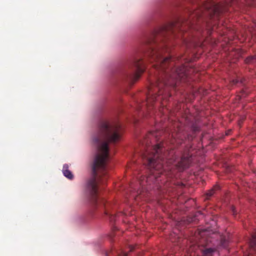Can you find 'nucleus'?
<instances>
[{
  "label": "nucleus",
  "mask_w": 256,
  "mask_h": 256,
  "mask_svg": "<svg viewBox=\"0 0 256 256\" xmlns=\"http://www.w3.org/2000/svg\"><path fill=\"white\" fill-rule=\"evenodd\" d=\"M166 38L162 35L160 29L147 37L144 40V48L136 54L121 70L124 76L132 83H134L144 72L145 66L143 56L150 62H155L153 66L158 71L155 81L151 82L148 88L146 101L144 102L150 110L155 101H160L169 96L168 86L174 88L179 81L184 82L189 72L184 66L174 68L175 58L164 56V53L169 52L166 44Z\"/></svg>",
  "instance_id": "obj_1"
},
{
  "label": "nucleus",
  "mask_w": 256,
  "mask_h": 256,
  "mask_svg": "<svg viewBox=\"0 0 256 256\" xmlns=\"http://www.w3.org/2000/svg\"><path fill=\"white\" fill-rule=\"evenodd\" d=\"M121 126L120 124H111L108 122L102 120L98 126V132L94 137L93 143L96 148L92 171V176L88 180L86 190L94 206L104 210V214L111 216L108 208L110 204L98 196V185L103 182L108 178V162L110 158L108 144H114L120 138Z\"/></svg>",
  "instance_id": "obj_2"
},
{
  "label": "nucleus",
  "mask_w": 256,
  "mask_h": 256,
  "mask_svg": "<svg viewBox=\"0 0 256 256\" xmlns=\"http://www.w3.org/2000/svg\"><path fill=\"white\" fill-rule=\"evenodd\" d=\"M238 0H227L224 2H216L214 0H190L196 3L198 9L188 10L189 18L181 22H172L160 28L162 35L168 39L169 35L179 38L176 32L182 34L187 30L201 32L204 28L210 30L212 22L219 19L221 14L227 11L228 7L236 2Z\"/></svg>",
  "instance_id": "obj_3"
},
{
  "label": "nucleus",
  "mask_w": 256,
  "mask_h": 256,
  "mask_svg": "<svg viewBox=\"0 0 256 256\" xmlns=\"http://www.w3.org/2000/svg\"><path fill=\"white\" fill-rule=\"evenodd\" d=\"M149 138V137L146 138L142 142L144 150L141 154L144 164L148 167L150 172L146 178L147 184L158 182V177L160 175L170 176L174 168L182 171L189 167L192 162L190 154H184L179 158L173 152H167L168 148H166V144L164 142L150 146Z\"/></svg>",
  "instance_id": "obj_4"
},
{
  "label": "nucleus",
  "mask_w": 256,
  "mask_h": 256,
  "mask_svg": "<svg viewBox=\"0 0 256 256\" xmlns=\"http://www.w3.org/2000/svg\"><path fill=\"white\" fill-rule=\"evenodd\" d=\"M196 246L191 247L188 252H191L190 256H212V254L216 250V248H200L194 250Z\"/></svg>",
  "instance_id": "obj_5"
},
{
  "label": "nucleus",
  "mask_w": 256,
  "mask_h": 256,
  "mask_svg": "<svg viewBox=\"0 0 256 256\" xmlns=\"http://www.w3.org/2000/svg\"><path fill=\"white\" fill-rule=\"evenodd\" d=\"M178 132L172 134V139L171 140V144L174 145H178L182 144L184 141L185 136L182 132H180V129H178Z\"/></svg>",
  "instance_id": "obj_6"
},
{
  "label": "nucleus",
  "mask_w": 256,
  "mask_h": 256,
  "mask_svg": "<svg viewBox=\"0 0 256 256\" xmlns=\"http://www.w3.org/2000/svg\"><path fill=\"white\" fill-rule=\"evenodd\" d=\"M250 250L246 256H256V232L249 240Z\"/></svg>",
  "instance_id": "obj_7"
},
{
  "label": "nucleus",
  "mask_w": 256,
  "mask_h": 256,
  "mask_svg": "<svg viewBox=\"0 0 256 256\" xmlns=\"http://www.w3.org/2000/svg\"><path fill=\"white\" fill-rule=\"evenodd\" d=\"M228 243V240L226 236H221L220 238V242L219 244V246L225 248L227 246Z\"/></svg>",
  "instance_id": "obj_8"
},
{
  "label": "nucleus",
  "mask_w": 256,
  "mask_h": 256,
  "mask_svg": "<svg viewBox=\"0 0 256 256\" xmlns=\"http://www.w3.org/2000/svg\"><path fill=\"white\" fill-rule=\"evenodd\" d=\"M219 189H220V186H214V188L210 190L207 192V194H206L207 197L208 198V197L212 196L214 194V191L218 190Z\"/></svg>",
  "instance_id": "obj_9"
},
{
  "label": "nucleus",
  "mask_w": 256,
  "mask_h": 256,
  "mask_svg": "<svg viewBox=\"0 0 256 256\" xmlns=\"http://www.w3.org/2000/svg\"><path fill=\"white\" fill-rule=\"evenodd\" d=\"M65 177L72 180L74 178V175L69 170H65Z\"/></svg>",
  "instance_id": "obj_10"
},
{
  "label": "nucleus",
  "mask_w": 256,
  "mask_h": 256,
  "mask_svg": "<svg viewBox=\"0 0 256 256\" xmlns=\"http://www.w3.org/2000/svg\"><path fill=\"white\" fill-rule=\"evenodd\" d=\"M255 59H256V56H249L246 58V62L247 64L252 62Z\"/></svg>",
  "instance_id": "obj_11"
},
{
  "label": "nucleus",
  "mask_w": 256,
  "mask_h": 256,
  "mask_svg": "<svg viewBox=\"0 0 256 256\" xmlns=\"http://www.w3.org/2000/svg\"><path fill=\"white\" fill-rule=\"evenodd\" d=\"M192 130L194 132H198L199 130V127L196 124H193L192 126Z\"/></svg>",
  "instance_id": "obj_12"
},
{
  "label": "nucleus",
  "mask_w": 256,
  "mask_h": 256,
  "mask_svg": "<svg viewBox=\"0 0 256 256\" xmlns=\"http://www.w3.org/2000/svg\"><path fill=\"white\" fill-rule=\"evenodd\" d=\"M128 254L125 252H121L120 253L118 254V256H127Z\"/></svg>",
  "instance_id": "obj_13"
},
{
  "label": "nucleus",
  "mask_w": 256,
  "mask_h": 256,
  "mask_svg": "<svg viewBox=\"0 0 256 256\" xmlns=\"http://www.w3.org/2000/svg\"><path fill=\"white\" fill-rule=\"evenodd\" d=\"M238 82V80H232V83L233 84H236Z\"/></svg>",
  "instance_id": "obj_14"
},
{
  "label": "nucleus",
  "mask_w": 256,
  "mask_h": 256,
  "mask_svg": "<svg viewBox=\"0 0 256 256\" xmlns=\"http://www.w3.org/2000/svg\"><path fill=\"white\" fill-rule=\"evenodd\" d=\"M232 212H233V214H236L235 210H234V207H232Z\"/></svg>",
  "instance_id": "obj_15"
},
{
  "label": "nucleus",
  "mask_w": 256,
  "mask_h": 256,
  "mask_svg": "<svg viewBox=\"0 0 256 256\" xmlns=\"http://www.w3.org/2000/svg\"><path fill=\"white\" fill-rule=\"evenodd\" d=\"M140 184L142 186H144L145 184L144 182H143L142 180H140Z\"/></svg>",
  "instance_id": "obj_16"
},
{
  "label": "nucleus",
  "mask_w": 256,
  "mask_h": 256,
  "mask_svg": "<svg viewBox=\"0 0 256 256\" xmlns=\"http://www.w3.org/2000/svg\"><path fill=\"white\" fill-rule=\"evenodd\" d=\"M134 248V247H133V246H130V251H132V250H133Z\"/></svg>",
  "instance_id": "obj_17"
},
{
  "label": "nucleus",
  "mask_w": 256,
  "mask_h": 256,
  "mask_svg": "<svg viewBox=\"0 0 256 256\" xmlns=\"http://www.w3.org/2000/svg\"><path fill=\"white\" fill-rule=\"evenodd\" d=\"M62 172L64 174V166H63L62 169Z\"/></svg>",
  "instance_id": "obj_18"
},
{
  "label": "nucleus",
  "mask_w": 256,
  "mask_h": 256,
  "mask_svg": "<svg viewBox=\"0 0 256 256\" xmlns=\"http://www.w3.org/2000/svg\"><path fill=\"white\" fill-rule=\"evenodd\" d=\"M230 130L228 131V132L226 133V134H229V133L230 132Z\"/></svg>",
  "instance_id": "obj_19"
},
{
  "label": "nucleus",
  "mask_w": 256,
  "mask_h": 256,
  "mask_svg": "<svg viewBox=\"0 0 256 256\" xmlns=\"http://www.w3.org/2000/svg\"><path fill=\"white\" fill-rule=\"evenodd\" d=\"M162 106H164V104L163 103L162 104Z\"/></svg>",
  "instance_id": "obj_20"
}]
</instances>
